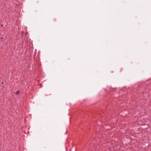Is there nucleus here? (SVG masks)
<instances>
[{
	"mask_svg": "<svg viewBox=\"0 0 151 151\" xmlns=\"http://www.w3.org/2000/svg\"><path fill=\"white\" fill-rule=\"evenodd\" d=\"M19 93V91H17L16 93V94H18Z\"/></svg>",
	"mask_w": 151,
	"mask_h": 151,
	"instance_id": "f257e3e1",
	"label": "nucleus"
},
{
	"mask_svg": "<svg viewBox=\"0 0 151 151\" xmlns=\"http://www.w3.org/2000/svg\"><path fill=\"white\" fill-rule=\"evenodd\" d=\"M1 26H2H2H3V25H2V24H1Z\"/></svg>",
	"mask_w": 151,
	"mask_h": 151,
	"instance_id": "f03ea898",
	"label": "nucleus"
}]
</instances>
